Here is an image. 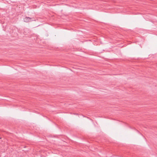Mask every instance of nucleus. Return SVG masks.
<instances>
[{
	"instance_id": "obj_1",
	"label": "nucleus",
	"mask_w": 157,
	"mask_h": 157,
	"mask_svg": "<svg viewBox=\"0 0 157 157\" xmlns=\"http://www.w3.org/2000/svg\"><path fill=\"white\" fill-rule=\"evenodd\" d=\"M32 18L30 17H26L24 18V21L26 22H28L32 21H35V20H32Z\"/></svg>"
}]
</instances>
